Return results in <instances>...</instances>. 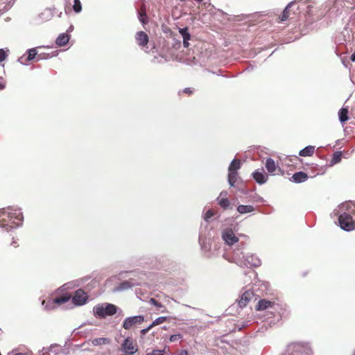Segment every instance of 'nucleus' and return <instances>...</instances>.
Returning a JSON list of instances; mask_svg holds the SVG:
<instances>
[{"mask_svg": "<svg viewBox=\"0 0 355 355\" xmlns=\"http://www.w3.org/2000/svg\"><path fill=\"white\" fill-rule=\"evenodd\" d=\"M340 209L342 211L339 216L340 227L345 231H352L355 229V203L346 202L343 203Z\"/></svg>", "mask_w": 355, "mask_h": 355, "instance_id": "obj_1", "label": "nucleus"}, {"mask_svg": "<svg viewBox=\"0 0 355 355\" xmlns=\"http://www.w3.org/2000/svg\"><path fill=\"white\" fill-rule=\"evenodd\" d=\"M23 219V214L19 210L12 208L0 209V227L13 229L18 227Z\"/></svg>", "mask_w": 355, "mask_h": 355, "instance_id": "obj_2", "label": "nucleus"}, {"mask_svg": "<svg viewBox=\"0 0 355 355\" xmlns=\"http://www.w3.org/2000/svg\"><path fill=\"white\" fill-rule=\"evenodd\" d=\"M93 311L96 317L105 318L114 315L117 311V306L109 303L98 304L94 307Z\"/></svg>", "mask_w": 355, "mask_h": 355, "instance_id": "obj_3", "label": "nucleus"}, {"mask_svg": "<svg viewBox=\"0 0 355 355\" xmlns=\"http://www.w3.org/2000/svg\"><path fill=\"white\" fill-rule=\"evenodd\" d=\"M289 355H311V350L307 344L293 343L288 346Z\"/></svg>", "mask_w": 355, "mask_h": 355, "instance_id": "obj_4", "label": "nucleus"}, {"mask_svg": "<svg viewBox=\"0 0 355 355\" xmlns=\"http://www.w3.org/2000/svg\"><path fill=\"white\" fill-rule=\"evenodd\" d=\"M144 318L142 315H136L128 317L125 319L123 323V327L128 330L131 329L134 325L141 324L144 322Z\"/></svg>", "mask_w": 355, "mask_h": 355, "instance_id": "obj_5", "label": "nucleus"}, {"mask_svg": "<svg viewBox=\"0 0 355 355\" xmlns=\"http://www.w3.org/2000/svg\"><path fill=\"white\" fill-rule=\"evenodd\" d=\"M122 350L129 354H133L137 352V345L134 343L131 338H127L125 339L123 343L121 345Z\"/></svg>", "mask_w": 355, "mask_h": 355, "instance_id": "obj_6", "label": "nucleus"}, {"mask_svg": "<svg viewBox=\"0 0 355 355\" xmlns=\"http://www.w3.org/2000/svg\"><path fill=\"white\" fill-rule=\"evenodd\" d=\"M28 55H24L21 58H19V61L24 64H27L28 62L33 60L35 58H37V60L42 59L43 57L42 54L37 55V52L35 49H31L27 51Z\"/></svg>", "mask_w": 355, "mask_h": 355, "instance_id": "obj_7", "label": "nucleus"}, {"mask_svg": "<svg viewBox=\"0 0 355 355\" xmlns=\"http://www.w3.org/2000/svg\"><path fill=\"white\" fill-rule=\"evenodd\" d=\"M87 295L83 289H78L76 291L72 302L77 306L84 304L87 300Z\"/></svg>", "mask_w": 355, "mask_h": 355, "instance_id": "obj_8", "label": "nucleus"}, {"mask_svg": "<svg viewBox=\"0 0 355 355\" xmlns=\"http://www.w3.org/2000/svg\"><path fill=\"white\" fill-rule=\"evenodd\" d=\"M71 298V295L66 294L62 296L57 297L53 300H49L46 302V309L53 308L55 304L60 305L69 301Z\"/></svg>", "mask_w": 355, "mask_h": 355, "instance_id": "obj_9", "label": "nucleus"}, {"mask_svg": "<svg viewBox=\"0 0 355 355\" xmlns=\"http://www.w3.org/2000/svg\"><path fill=\"white\" fill-rule=\"evenodd\" d=\"M223 239L230 245L236 243L239 241V239L230 229H227L224 231L223 233Z\"/></svg>", "mask_w": 355, "mask_h": 355, "instance_id": "obj_10", "label": "nucleus"}, {"mask_svg": "<svg viewBox=\"0 0 355 355\" xmlns=\"http://www.w3.org/2000/svg\"><path fill=\"white\" fill-rule=\"evenodd\" d=\"M135 40L141 47L146 46L149 41L148 35L144 31H139L135 35Z\"/></svg>", "mask_w": 355, "mask_h": 355, "instance_id": "obj_11", "label": "nucleus"}, {"mask_svg": "<svg viewBox=\"0 0 355 355\" xmlns=\"http://www.w3.org/2000/svg\"><path fill=\"white\" fill-rule=\"evenodd\" d=\"M275 304L274 302L262 299L259 300L256 306L257 311H264L268 308H272Z\"/></svg>", "mask_w": 355, "mask_h": 355, "instance_id": "obj_12", "label": "nucleus"}, {"mask_svg": "<svg viewBox=\"0 0 355 355\" xmlns=\"http://www.w3.org/2000/svg\"><path fill=\"white\" fill-rule=\"evenodd\" d=\"M253 297V293L250 291H245L239 301L241 307H245Z\"/></svg>", "mask_w": 355, "mask_h": 355, "instance_id": "obj_13", "label": "nucleus"}, {"mask_svg": "<svg viewBox=\"0 0 355 355\" xmlns=\"http://www.w3.org/2000/svg\"><path fill=\"white\" fill-rule=\"evenodd\" d=\"M252 176L255 181L260 184L265 183L268 180V175L264 172L259 171H255L252 173Z\"/></svg>", "mask_w": 355, "mask_h": 355, "instance_id": "obj_14", "label": "nucleus"}, {"mask_svg": "<svg viewBox=\"0 0 355 355\" xmlns=\"http://www.w3.org/2000/svg\"><path fill=\"white\" fill-rule=\"evenodd\" d=\"M308 175L302 171L297 172L292 176V180L294 182L301 183L308 180Z\"/></svg>", "mask_w": 355, "mask_h": 355, "instance_id": "obj_15", "label": "nucleus"}, {"mask_svg": "<svg viewBox=\"0 0 355 355\" xmlns=\"http://www.w3.org/2000/svg\"><path fill=\"white\" fill-rule=\"evenodd\" d=\"M265 166L268 172L273 175L275 174V172L278 168L275 161L272 158H268L266 159Z\"/></svg>", "mask_w": 355, "mask_h": 355, "instance_id": "obj_16", "label": "nucleus"}, {"mask_svg": "<svg viewBox=\"0 0 355 355\" xmlns=\"http://www.w3.org/2000/svg\"><path fill=\"white\" fill-rule=\"evenodd\" d=\"M227 192H221L218 198V205L224 209H227L230 203L229 200L226 198Z\"/></svg>", "mask_w": 355, "mask_h": 355, "instance_id": "obj_17", "label": "nucleus"}, {"mask_svg": "<svg viewBox=\"0 0 355 355\" xmlns=\"http://www.w3.org/2000/svg\"><path fill=\"white\" fill-rule=\"evenodd\" d=\"M69 40V35L67 33H62L57 37L55 43L59 46H63L68 43Z\"/></svg>", "mask_w": 355, "mask_h": 355, "instance_id": "obj_18", "label": "nucleus"}, {"mask_svg": "<svg viewBox=\"0 0 355 355\" xmlns=\"http://www.w3.org/2000/svg\"><path fill=\"white\" fill-rule=\"evenodd\" d=\"M228 182L231 187H234L239 178L238 171H228Z\"/></svg>", "mask_w": 355, "mask_h": 355, "instance_id": "obj_19", "label": "nucleus"}, {"mask_svg": "<svg viewBox=\"0 0 355 355\" xmlns=\"http://www.w3.org/2000/svg\"><path fill=\"white\" fill-rule=\"evenodd\" d=\"M315 152V146H308L300 151V155L302 157L311 156Z\"/></svg>", "mask_w": 355, "mask_h": 355, "instance_id": "obj_20", "label": "nucleus"}, {"mask_svg": "<svg viewBox=\"0 0 355 355\" xmlns=\"http://www.w3.org/2000/svg\"><path fill=\"white\" fill-rule=\"evenodd\" d=\"M139 19L143 24L148 23V17L146 12L145 6L142 5L139 11Z\"/></svg>", "mask_w": 355, "mask_h": 355, "instance_id": "obj_21", "label": "nucleus"}, {"mask_svg": "<svg viewBox=\"0 0 355 355\" xmlns=\"http://www.w3.org/2000/svg\"><path fill=\"white\" fill-rule=\"evenodd\" d=\"M348 113H349V111L347 107H343L340 110V111L338 112V116H339V120L340 121V122L343 123V122L347 121L349 119Z\"/></svg>", "mask_w": 355, "mask_h": 355, "instance_id": "obj_22", "label": "nucleus"}, {"mask_svg": "<svg viewBox=\"0 0 355 355\" xmlns=\"http://www.w3.org/2000/svg\"><path fill=\"white\" fill-rule=\"evenodd\" d=\"M295 3V1H292L291 3H289L287 6L286 7V8L284 9L283 13H282V17H281V21H286L288 19L289 16H290V8Z\"/></svg>", "mask_w": 355, "mask_h": 355, "instance_id": "obj_23", "label": "nucleus"}, {"mask_svg": "<svg viewBox=\"0 0 355 355\" xmlns=\"http://www.w3.org/2000/svg\"><path fill=\"white\" fill-rule=\"evenodd\" d=\"M110 340L107 338H94L92 340V343L94 346L101 345H107L109 344Z\"/></svg>", "mask_w": 355, "mask_h": 355, "instance_id": "obj_24", "label": "nucleus"}, {"mask_svg": "<svg viewBox=\"0 0 355 355\" xmlns=\"http://www.w3.org/2000/svg\"><path fill=\"white\" fill-rule=\"evenodd\" d=\"M241 161L238 159H234L228 168V171H238L241 168Z\"/></svg>", "mask_w": 355, "mask_h": 355, "instance_id": "obj_25", "label": "nucleus"}, {"mask_svg": "<svg viewBox=\"0 0 355 355\" xmlns=\"http://www.w3.org/2000/svg\"><path fill=\"white\" fill-rule=\"evenodd\" d=\"M237 211L240 214H246L250 213L254 211V207L252 205H239L237 207Z\"/></svg>", "mask_w": 355, "mask_h": 355, "instance_id": "obj_26", "label": "nucleus"}, {"mask_svg": "<svg viewBox=\"0 0 355 355\" xmlns=\"http://www.w3.org/2000/svg\"><path fill=\"white\" fill-rule=\"evenodd\" d=\"M342 159V153L340 151L335 152L333 155L331 160V164H338L341 161Z\"/></svg>", "mask_w": 355, "mask_h": 355, "instance_id": "obj_27", "label": "nucleus"}, {"mask_svg": "<svg viewBox=\"0 0 355 355\" xmlns=\"http://www.w3.org/2000/svg\"><path fill=\"white\" fill-rule=\"evenodd\" d=\"M148 302L150 304L156 306L157 309H163L162 310L160 311L162 313H164L166 311V307L162 303L157 301L155 298H150Z\"/></svg>", "mask_w": 355, "mask_h": 355, "instance_id": "obj_28", "label": "nucleus"}, {"mask_svg": "<svg viewBox=\"0 0 355 355\" xmlns=\"http://www.w3.org/2000/svg\"><path fill=\"white\" fill-rule=\"evenodd\" d=\"M179 33L182 36L184 40H189L191 39V35L187 27L180 28Z\"/></svg>", "mask_w": 355, "mask_h": 355, "instance_id": "obj_29", "label": "nucleus"}, {"mask_svg": "<svg viewBox=\"0 0 355 355\" xmlns=\"http://www.w3.org/2000/svg\"><path fill=\"white\" fill-rule=\"evenodd\" d=\"M166 320H167L166 317H164V316L159 317V318H156L150 325L152 327H153L155 326L162 324L163 322H166Z\"/></svg>", "mask_w": 355, "mask_h": 355, "instance_id": "obj_30", "label": "nucleus"}, {"mask_svg": "<svg viewBox=\"0 0 355 355\" xmlns=\"http://www.w3.org/2000/svg\"><path fill=\"white\" fill-rule=\"evenodd\" d=\"M334 7L336 8L338 10L341 8H344V3L345 1H347V0H334Z\"/></svg>", "mask_w": 355, "mask_h": 355, "instance_id": "obj_31", "label": "nucleus"}, {"mask_svg": "<svg viewBox=\"0 0 355 355\" xmlns=\"http://www.w3.org/2000/svg\"><path fill=\"white\" fill-rule=\"evenodd\" d=\"M73 9L76 12H80L82 10V6L80 0H73Z\"/></svg>", "mask_w": 355, "mask_h": 355, "instance_id": "obj_32", "label": "nucleus"}, {"mask_svg": "<svg viewBox=\"0 0 355 355\" xmlns=\"http://www.w3.org/2000/svg\"><path fill=\"white\" fill-rule=\"evenodd\" d=\"M354 0H347V1H345L344 3V8L347 9H353L354 8Z\"/></svg>", "mask_w": 355, "mask_h": 355, "instance_id": "obj_33", "label": "nucleus"}, {"mask_svg": "<svg viewBox=\"0 0 355 355\" xmlns=\"http://www.w3.org/2000/svg\"><path fill=\"white\" fill-rule=\"evenodd\" d=\"M132 286V284L130 282H128V281L123 282L122 283L120 284V286H119L121 289H128Z\"/></svg>", "mask_w": 355, "mask_h": 355, "instance_id": "obj_34", "label": "nucleus"}, {"mask_svg": "<svg viewBox=\"0 0 355 355\" xmlns=\"http://www.w3.org/2000/svg\"><path fill=\"white\" fill-rule=\"evenodd\" d=\"M214 213L211 209H208L205 215H204V219L207 221L209 218H211L214 216Z\"/></svg>", "mask_w": 355, "mask_h": 355, "instance_id": "obj_35", "label": "nucleus"}, {"mask_svg": "<svg viewBox=\"0 0 355 355\" xmlns=\"http://www.w3.org/2000/svg\"><path fill=\"white\" fill-rule=\"evenodd\" d=\"M164 350L154 349L151 352H148L146 355H163Z\"/></svg>", "mask_w": 355, "mask_h": 355, "instance_id": "obj_36", "label": "nucleus"}, {"mask_svg": "<svg viewBox=\"0 0 355 355\" xmlns=\"http://www.w3.org/2000/svg\"><path fill=\"white\" fill-rule=\"evenodd\" d=\"M185 93L188 95H191L193 93V89L191 87H187V88H185L184 90H182V92H179V95L181 96V93Z\"/></svg>", "mask_w": 355, "mask_h": 355, "instance_id": "obj_37", "label": "nucleus"}, {"mask_svg": "<svg viewBox=\"0 0 355 355\" xmlns=\"http://www.w3.org/2000/svg\"><path fill=\"white\" fill-rule=\"evenodd\" d=\"M181 338L180 334H174L171 336L169 340L171 342H176Z\"/></svg>", "mask_w": 355, "mask_h": 355, "instance_id": "obj_38", "label": "nucleus"}, {"mask_svg": "<svg viewBox=\"0 0 355 355\" xmlns=\"http://www.w3.org/2000/svg\"><path fill=\"white\" fill-rule=\"evenodd\" d=\"M6 57L7 54L6 51L3 49H0V62L6 60Z\"/></svg>", "mask_w": 355, "mask_h": 355, "instance_id": "obj_39", "label": "nucleus"}, {"mask_svg": "<svg viewBox=\"0 0 355 355\" xmlns=\"http://www.w3.org/2000/svg\"><path fill=\"white\" fill-rule=\"evenodd\" d=\"M153 327H151V325H150L147 328L142 329L141 331V334L142 335H146L150 331V329H151Z\"/></svg>", "mask_w": 355, "mask_h": 355, "instance_id": "obj_40", "label": "nucleus"}, {"mask_svg": "<svg viewBox=\"0 0 355 355\" xmlns=\"http://www.w3.org/2000/svg\"><path fill=\"white\" fill-rule=\"evenodd\" d=\"M10 245H13L15 248L18 247L17 242L14 240L13 237L12 238V242H11Z\"/></svg>", "mask_w": 355, "mask_h": 355, "instance_id": "obj_41", "label": "nucleus"}, {"mask_svg": "<svg viewBox=\"0 0 355 355\" xmlns=\"http://www.w3.org/2000/svg\"><path fill=\"white\" fill-rule=\"evenodd\" d=\"M183 46L185 48H188L189 46V40H183Z\"/></svg>", "mask_w": 355, "mask_h": 355, "instance_id": "obj_42", "label": "nucleus"}, {"mask_svg": "<svg viewBox=\"0 0 355 355\" xmlns=\"http://www.w3.org/2000/svg\"><path fill=\"white\" fill-rule=\"evenodd\" d=\"M179 355H189V353L187 350H182L180 352Z\"/></svg>", "mask_w": 355, "mask_h": 355, "instance_id": "obj_43", "label": "nucleus"}, {"mask_svg": "<svg viewBox=\"0 0 355 355\" xmlns=\"http://www.w3.org/2000/svg\"><path fill=\"white\" fill-rule=\"evenodd\" d=\"M350 59H351V60L352 62H355V52L354 53H352V55H351Z\"/></svg>", "mask_w": 355, "mask_h": 355, "instance_id": "obj_44", "label": "nucleus"}, {"mask_svg": "<svg viewBox=\"0 0 355 355\" xmlns=\"http://www.w3.org/2000/svg\"><path fill=\"white\" fill-rule=\"evenodd\" d=\"M13 355H26V354H23V353H17V354H15Z\"/></svg>", "mask_w": 355, "mask_h": 355, "instance_id": "obj_45", "label": "nucleus"}, {"mask_svg": "<svg viewBox=\"0 0 355 355\" xmlns=\"http://www.w3.org/2000/svg\"><path fill=\"white\" fill-rule=\"evenodd\" d=\"M46 303V301L45 300H43L42 302V304L44 305V304Z\"/></svg>", "mask_w": 355, "mask_h": 355, "instance_id": "obj_46", "label": "nucleus"}]
</instances>
